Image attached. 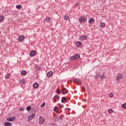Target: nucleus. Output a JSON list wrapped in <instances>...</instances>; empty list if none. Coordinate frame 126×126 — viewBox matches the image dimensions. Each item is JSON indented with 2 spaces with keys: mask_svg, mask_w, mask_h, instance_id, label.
<instances>
[{
  "mask_svg": "<svg viewBox=\"0 0 126 126\" xmlns=\"http://www.w3.org/2000/svg\"><path fill=\"white\" fill-rule=\"evenodd\" d=\"M124 78V75L122 73H119L118 75L116 77V81L117 82H120L122 79Z\"/></svg>",
  "mask_w": 126,
  "mask_h": 126,
  "instance_id": "f257e3e1",
  "label": "nucleus"
},
{
  "mask_svg": "<svg viewBox=\"0 0 126 126\" xmlns=\"http://www.w3.org/2000/svg\"><path fill=\"white\" fill-rule=\"evenodd\" d=\"M71 80L72 81H74V82L76 83V84H81V81L79 79L73 78Z\"/></svg>",
  "mask_w": 126,
  "mask_h": 126,
  "instance_id": "f03ea898",
  "label": "nucleus"
},
{
  "mask_svg": "<svg viewBox=\"0 0 126 126\" xmlns=\"http://www.w3.org/2000/svg\"><path fill=\"white\" fill-rule=\"evenodd\" d=\"M62 91L63 92V95H65V94H67V93H68V91H67L66 88H64V86L62 88Z\"/></svg>",
  "mask_w": 126,
  "mask_h": 126,
  "instance_id": "7ed1b4c3",
  "label": "nucleus"
},
{
  "mask_svg": "<svg viewBox=\"0 0 126 126\" xmlns=\"http://www.w3.org/2000/svg\"><path fill=\"white\" fill-rule=\"evenodd\" d=\"M35 117V114L32 113L31 115H29L28 117V122H31V120H33Z\"/></svg>",
  "mask_w": 126,
  "mask_h": 126,
  "instance_id": "20e7f679",
  "label": "nucleus"
},
{
  "mask_svg": "<svg viewBox=\"0 0 126 126\" xmlns=\"http://www.w3.org/2000/svg\"><path fill=\"white\" fill-rule=\"evenodd\" d=\"M39 124L40 125H43V123H45V119L43 117L40 116L39 117Z\"/></svg>",
  "mask_w": 126,
  "mask_h": 126,
  "instance_id": "39448f33",
  "label": "nucleus"
},
{
  "mask_svg": "<svg viewBox=\"0 0 126 126\" xmlns=\"http://www.w3.org/2000/svg\"><path fill=\"white\" fill-rule=\"evenodd\" d=\"M80 41H83V40H86L87 39V36L86 35H82L79 37Z\"/></svg>",
  "mask_w": 126,
  "mask_h": 126,
  "instance_id": "423d86ee",
  "label": "nucleus"
},
{
  "mask_svg": "<svg viewBox=\"0 0 126 126\" xmlns=\"http://www.w3.org/2000/svg\"><path fill=\"white\" fill-rule=\"evenodd\" d=\"M79 22H84V21H86V20L85 19V18L83 16H81L79 19Z\"/></svg>",
  "mask_w": 126,
  "mask_h": 126,
  "instance_id": "0eeeda50",
  "label": "nucleus"
},
{
  "mask_svg": "<svg viewBox=\"0 0 126 126\" xmlns=\"http://www.w3.org/2000/svg\"><path fill=\"white\" fill-rule=\"evenodd\" d=\"M15 120V117H9L7 119V121L8 122H13Z\"/></svg>",
  "mask_w": 126,
  "mask_h": 126,
  "instance_id": "6e6552de",
  "label": "nucleus"
},
{
  "mask_svg": "<svg viewBox=\"0 0 126 126\" xmlns=\"http://www.w3.org/2000/svg\"><path fill=\"white\" fill-rule=\"evenodd\" d=\"M82 45V43H81V42L77 41L76 42V46H77V47H78V48H80V47H81Z\"/></svg>",
  "mask_w": 126,
  "mask_h": 126,
  "instance_id": "1a4fd4ad",
  "label": "nucleus"
},
{
  "mask_svg": "<svg viewBox=\"0 0 126 126\" xmlns=\"http://www.w3.org/2000/svg\"><path fill=\"white\" fill-rule=\"evenodd\" d=\"M35 55H36V53L34 51H32L30 53V56L31 57H34Z\"/></svg>",
  "mask_w": 126,
  "mask_h": 126,
  "instance_id": "9d476101",
  "label": "nucleus"
},
{
  "mask_svg": "<svg viewBox=\"0 0 126 126\" xmlns=\"http://www.w3.org/2000/svg\"><path fill=\"white\" fill-rule=\"evenodd\" d=\"M24 35H20L18 37L19 41H23L24 40Z\"/></svg>",
  "mask_w": 126,
  "mask_h": 126,
  "instance_id": "9b49d317",
  "label": "nucleus"
},
{
  "mask_svg": "<svg viewBox=\"0 0 126 126\" xmlns=\"http://www.w3.org/2000/svg\"><path fill=\"white\" fill-rule=\"evenodd\" d=\"M48 77H51L53 75V72L52 71H49L47 74Z\"/></svg>",
  "mask_w": 126,
  "mask_h": 126,
  "instance_id": "f8f14e48",
  "label": "nucleus"
},
{
  "mask_svg": "<svg viewBox=\"0 0 126 126\" xmlns=\"http://www.w3.org/2000/svg\"><path fill=\"white\" fill-rule=\"evenodd\" d=\"M51 21V18L49 17H47L44 20V22H49Z\"/></svg>",
  "mask_w": 126,
  "mask_h": 126,
  "instance_id": "ddd939ff",
  "label": "nucleus"
},
{
  "mask_svg": "<svg viewBox=\"0 0 126 126\" xmlns=\"http://www.w3.org/2000/svg\"><path fill=\"white\" fill-rule=\"evenodd\" d=\"M33 88L37 89L38 87H39V84H38L37 83H35L33 84Z\"/></svg>",
  "mask_w": 126,
  "mask_h": 126,
  "instance_id": "4468645a",
  "label": "nucleus"
},
{
  "mask_svg": "<svg viewBox=\"0 0 126 126\" xmlns=\"http://www.w3.org/2000/svg\"><path fill=\"white\" fill-rule=\"evenodd\" d=\"M94 21H95V20H94V19H93V18H90V19L89 20V23H90V24H92L93 23Z\"/></svg>",
  "mask_w": 126,
  "mask_h": 126,
  "instance_id": "2eb2a0df",
  "label": "nucleus"
},
{
  "mask_svg": "<svg viewBox=\"0 0 126 126\" xmlns=\"http://www.w3.org/2000/svg\"><path fill=\"white\" fill-rule=\"evenodd\" d=\"M11 125V123L10 122H5L4 124V126H10Z\"/></svg>",
  "mask_w": 126,
  "mask_h": 126,
  "instance_id": "dca6fc26",
  "label": "nucleus"
},
{
  "mask_svg": "<svg viewBox=\"0 0 126 126\" xmlns=\"http://www.w3.org/2000/svg\"><path fill=\"white\" fill-rule=\"evenodd\" d=\"M121 107L122 109H124V110H126V103H124L122 104Z\"/></svg>",
  "mask_w": 126,
  "mask_h": 126,
  "instance_id": "f3484780",
  "label": "nucleus"
},
{
  "mask_svg": "<svg viewBox=\"0 0 126 126\" xmlns=\"http://www.w3.org/2000/svg\"><path fill=\"white\" fill-rule=\"evenodd\" d=\"M100 27H101V28H105V26H106V24H105V23L101 22L100 23Z\"/></svg>",
  "mask_w": 126,
  "mask_h": 126,
  "instance_id": "a211bd4d",
  "label": "nucleus"
},
{
  "mask_svg": "<svg viewBox=\"0 0 126 126\" xmlns=\"http://www.w3.org/2000/svg\"><path fill=\"white\" fill-rule=\"evenodd\" d=\"M19 83H21V84H24L25 83V80L24 79L20 80L19 81Z\"/></svg>",
  "mask_w": 126,
  "mask_h": 126,
  "instance_id": "6ab92c4d",
  "label": "nucleus"
},
{
  "mask_svg": "<svg viewBox=\"0 0 126 126\" xmlns=\"http://www.w3.org/2000/svg\"><path fill=\"white\" fill-rule=\"evenodd\" d=\"M27 73L26 71H25V70H23V71H22V72H21V75H26Z\"/></svg>",
  "mask_w": 126,
  "mask_h": 126,
  "instance_id": "aec40b11",
  "label": "nucleus"
},
{
  "mask_svg": "<svg viewBox=\"0 0 126 126\" xmlns=\"http://www.w3.org/2000/svg\"><path fill=\"white\" fill-rule=\"evenodd\" d=\"M9 77H10V74H7L5 76V79H9Z\"/></svg>",
  "mask_w": 126,
  "mask_h": 126,
  "instance_id": "412c9836",
  "label": "nucleus"
},
{
  "mask_svg": "<svg viewBox=\"0 0 126 126\" xmlns=\"http://www.w3.org/2000/svg\"><path fill=\"white\" fill-rule=\"evenodd\" d=\"M4 19V16L1 15L0 16V22H1Z\"/></svg>",
  "mask_w": 126,
  "mask_h": 126,
  "instance_id": "4be33fe9",
  "label": "nucleus"
},
{
  "mask_svg": "<svg viewBox=\"0 0 126 126\" xmlns=\"http://www.w3.org/2000/svg\"><path fill=\"white\" fill-rule=\"evenodd\" d=\"M100 78L101 80H102V79H104V78H105V74H103L102 75H101L100 76Z\"/></svg>",
  "mask_w": 126,
  "mask_h": 126,
  "instance_id": "5701e85b",
  "label": "nucleus"
},
{
  "mask_svg": "<svg viewBox=\"0 0 126 126\" xmlns=\"http://www.w3.org/2000/svg\"><path fill=\"white\" fill-rule=\"evenodd\" d=\"M62 99L64 102H66V101H67V99H66V97L63 96L62 97Z\"/></svg>",
  "mask_w": 126,
  "mask_h": 126,
  "instance_id": "b1692460",
  "label": "nucleus"
},
{
  "mask_svg": "<svg viewBox=\"0 0 126 126\" xmlns=\"http://www.w3.org/2000/svg\"><path fill=\"white\" fill-rule=\"evenodd\" d=\"M54 111L56 112V113H58L59 111L58 110V107L55 106L54 109Z\"/></svg>",
  "mask_w": 126,
  "mask_h": 126,
  "instance_id": "393cba45",
  "label": "nucleus"
},
{
  "mask_svg": "<svg viewBox=\"0 0 126 126\" xmlns=\"http://www.w3.org/2000/svg\"><path fill=\"white\" fill-rule=\"evenodd\" d=\"M56 93L57 94H59V95H60V94H62V92H61V91L59 89H57L56 91Z\"/></svg>",
  "mask_w": 126,
  "mask_h": 126,
  "instance_id": "a878e982",
  "label": "nucleus"
},
{
  "mask_svg": "<svg viewBox=\"0 0 126 126\" xmlns=\"http://www.w3.org/2000/svg\"><path fill=\"white\" fill-rule=\"evenodd\" d=\"M16 7L17 9H20L21 8V5H17Z\"/></svg>",
  "mask_w": 126,
  "mask_h": 126,
  "instance_id": "bb28decb",
  "label": "nucleus"
},
{
  "mask_svg": "<svg viewBox=\"0 0 126 126\" xmlns=\"http://www.w3.org/2000/svg\"><path fill=\"white\" fill-rule=\"evenodd\" d=\"M80 57V56H79V54H76V55H75V58L76 59H79Z\"/></svg>",
  "mask_w": 126,
  "mask_h": 126,
  "instance_id": "cd10ccee",
  "label": "nucleus"
},
{
  "mask_svg": "<svg viewBox=\"0 0 126 126\" xmlns=\"http://www.w3.org/2000/svg\"><path fill=\"white\" fill-rule=\"evenodd\" d=\"M56 98L57 99H60V96L58 95H56L54 96V99H56Z\"/></svg>",
  "mask_w": 126,
  "mask_h": 126,
  "instance_id": "c85d7f7f",
  "label": "nucleus"
},
{
  "mask_svg": "<svg viewBox=\"0 0 126 126\" xmlns=\"http://www.w3.org/2000/svg\"><path fill=\"white\" fill-rule=\"evenodd\" d=\"M27 111H30L31 110V106H28L26 108Z\"/></svg>",
  "mask_w": 126,
  "mask_h": 126,
  "instance_id": "c756f323",
  "label": "nucleus"
},
{
  "mask_svg": "<svg viewBox=\"0 0 126 126\" xmlns=\"http://www.w3.org/2000/svg\"><path fill=\"white\" fill-rule=\"evenodd\" d=\"M64 20H67V19H68V16L64 15Z\"/></svg>",
  "mask_w": 126,
  "mask_h": 126,
  "instance_id": "7c9ffc66",
  "label": "nucleus"
},
{
  "mask_svg": "<svg viewBox=\"0 0 126 126\" xmlns=\"http://www.w3.org/2000/svg\"><path fill=\"white\" fill-rule=\"evenodd\" d=\"M19 111H20V112H21V111H24V108L20 107L19 109Z\"/></svg>",
  "mask_w": 126,
  "mask_h": 126,
  "instance_id": "2f4dec72",
  "label": "nucleus"
},
{
  "mask_svg": "<svg viewBox=\"0 0 126 126\" xmlns=\"http://www.w3.org/2000/svg\"><path fill=\"white\" fill-rule=\"evenodd\" d=\"M80 4H79V3H77L75 4V7H78V6H79Z\"/></svg>",
  "mask_w": 126,
  "mask_h": 126,
  "instance_id": "473e14b6",
  "label": "nucleus"
},
{
  "mask_svg": "<svg viewBox=\"0 0 126 126\" xmlns=\"http://www.w3.org/2000/svg\"><path fill=\"white\" fill-rule=\"evenodd\" d=\"M99 76H100V73L97 74L95 76V78H98V77H99Z\"/></svg>",
  "mask_w": 126,
  "mask_h": 126,
  "instance_id": "72a5a7b5",
  "label": "nucleus"
},
{
  "mask_svg": "<svg viewBox=\"0 0 126 126\" xmlns=\"http://www.w3.org/2000/svg\"><path fill=\"white\" fill-rule=\"evenodd\" d=\"M36 68H37V70H40V69H41V67H40V66L37 65L36 66Z\"/></svg>",
  "mask_w": 126,
  "mask_h": 126,
  "instance_id": "f704fd0d",
  "label": "nucleus"
},
{
  "mask_svg": "<svg viewBox=\"0 0 126 126\" xmlns=\"http://www.w3.org/2000/svg\"><path fill=\"white\" fill-rule=\"evenodd\" d=\"M82 89L83 92H85V91H86L85 90V87H83L82 88Z\"/></svg>",
  "mask_w": 126,
  "mask_h": 126,
  "instance_id": "c9c22d12",
  "label": "nucleus"
},
{
  "mask_svg": "<svg viewBox=\"0 0 126 126\" xmlns=\"http://www.w3.org/2000/svg\"><path fill=\"white\" fill-rule=\"evenodd\" d=\"M71 59L72 60H76V58H75V56L72 57L71 58Z\"/></svg>",
  "mask_w": 126,
  "mask_h": 126,
  "instance_id": "e433bc0d",
  "label": "nucleus"
},
{
  "mask_svg": "<svg viewBox=\"0 0 126 126\" xmlns=\"http://www.w3.org/2000/svg\"><path fill=\"white\" fill-rule=\"evenodd\" d=\"M45 106V102H43L42 103V104L41 105V107H43Z\"/></svg>",
  "mask_w": 126,
  "mask_h": 126,
  "instance_id": "4c0bfd02",
  "label": "nucleus"
},
{
  "mask_svg": "<svg viewBox=\"0 0 126 126\" xmlns=\"http://www.w3.org/2000/svg\"><path fill=\"white\" fill-rule=\"evenodd\" d=\"M66 110H67V111H70V108H65V111H66Z\"/></svg>",
  "mask_w": 126,
  "mask_h": 126,
  "instance_id": "58836bf2",
  "label": "nucleus"
},
{
  "mask_svg": "<svg viewBox=\"0 0 126 126\" xmlns=\"http://www.w3.org/2000/svg\"><path fill=\"white\" fill-rule=\"evenodd\" d=\"M111 97H114V94L113 93H111Z\"/></svg>",
  "mask_w": 126,
  "mask_h": 126,
  "instance_id": "ea45409f",
  "label": "nucleus"
},
{
  "mask_svg": "<svg viewBox=\"0 0 126 126\" xmlns=\"http://www.w3.org/2000/svg\"><path fill=\"white\" fill-rule=\"evenodd\" d=\"M108 113H109V114H111V109H109L108 110Z\"/></svg>",
  "mask_w": 126,
  "mask_h": 126,
  "instance_id": "a19ab883",
  "label": "nucleus"
},
{
  "mask_svg": "<svg viewBox=\"0 0 126 126\" xmlns=\"http://www.w3.org/2000/svg\"><path fill=\"white\" fill-rule=\"evenodd\" d=\"M64 107V105L63 104L61 105V108H63Z\"/></svg>",
  "mask_w": 126,
  "mask_h": 126,
  "instance_id": "79ce46f5",
  "label": "nucleus"
},
{
  "mask_svg": "<svg viewBox=\"0 0 126 126\" xmlns=\"http://www.w3.org/2000/svg\"><path fill=\"white\" fill-rule=\"evenodd\" d=\"M54 103H56V102H57V100L56 99V98H54Z\"/></svg>",
  "mask_w": 126,
  "mask_h": 126,
  "instance_id": "37998d69",
  "label": "nucleus"
},
{
  "mask_svg": "<svg viewBox=\"0 0 126 126\" xmlns=\"http://www.w3.org/2000/svg\"><path fill=\"white\" fill-rule=\"evenodd\" d=\"M61 102H62V103H64V101L62 99V100H61Z\"/></svg>",
  "mask_w": 126,
  "mask_h": 126,
  "instance_id": "c03bdc74",
  "label": "nucleus"
},
{
  "mask_svg": "<svg viewBox=\"0 0 126 126\" xmlns=\"http://www.w3.org/2000/svg\"><path fill=\"white\" fill-rule=\"evenodd\" d=\"M34 109H35V108L34 107L32 108V110H34Z\"/></svg>",
  "mask_w": 126,
  "mask_h": 126,
  "instance_id": "a18cd8bd",
  "label": "nucleus"
},
{
  "mask_svg": "<svg viewBox=\"0 0 126 126\" xmlns=\"http://www.w3.org/2000/svg\"><path fill=\"white\" fill-rule=\"evenodd\" d=\"M58 105H59V106H60V107L62 106V104L59 103Z\"/></svg>",
  "mask_w": 126,
  "mask_h": 126,
  "instance_id": "49530a36",
  "label": "nucleus"
},
{
  "mask_svg": "<svg viewBox=\"0 0 126 126\" xmlns=\"http://www.w3.org/2000/svg\"><path fill=\"white\" fill-rule=\"evenodd\" d=\"M112 112H113V110L111 109V112L112 113Z\"/></svg>",
  "mask_w": 126,
  "mask_h": 126,
  "instance_id": "de8ad7c7",
  "label": "nucleus"
},
{
  "mask_svg": "<svg viewBox=\"0 0 126 126\" xmlns=\"http://www.w3.org/2000/svg\"><path fill=\"white\" fill-rule=\"evenodd\" d=\"M109 97H111V94H109Z\"/></svg>",
  "mask_w": 126,
  "mask_h": 126,
  "instance_id": "09e8293b",
  "label": "nucleus"
}]
</instances>
